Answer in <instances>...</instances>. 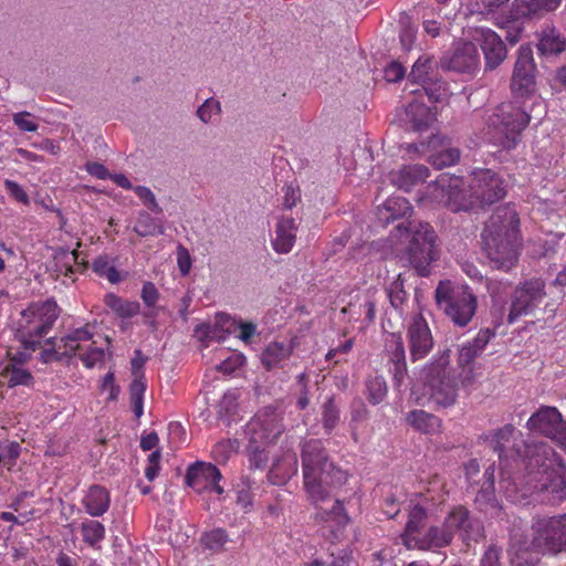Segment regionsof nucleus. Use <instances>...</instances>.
Segmentation results:
<instances>
[{"label": "nucleus", "mask_w": 566, "mask_h": 566, "mask_svg": "<svg viewBox=\"0 0 566 566\" xmlns=\"http://www.w3.org/2000/svg\"><path fill=\"white\" fill-rule=\"evenodd\" d=\"M301 459L304 488L317 509L316 521L321 525L319 531L332 542L339 541L349 517L339 500H335L331 506L325 504L331 490L342 486L347 481V472L329 461L323 442L318 439L304 441Z\"/></svg>", "instance_id": "nucleus-1"}, {"label": "nucleus", "mask_w": 566, "mask_h": 566, "mask_svg": "<svg viewBox=\"0 0 566 566\" xmlns=\"http://www.w3.org/2000/svg\"><path fill=\"white\" fill-rule=\"evenodd\" d=\"M482 241L493 268L506 271L515 265L521 237L520 219L513 206L505 205L496 208L485 224Z\"/></svg>", "instance_id": "nucleus-2"}, {"label": "nucleus", "mask_w": 566, "mask_h": 566, "mask_svg": "<svg viewBox=\"0 0 566 566\" xmlns=\"http://www.w3.org/2000/svg\"><path fill=\"white\" fill-rule=\"evenodd\" d=\"M389 242L394 253L419 275L429 274L428 268L437 258L436 233L429 223L417 220L400 223L390 233Z\"/></svg>", "instance_id": "nucleus-3"}, {"label": "nucleus", "mask_w": 566, "mask_h": 566, "mask_svg": "<svg viewBox=\"0 0 566 566\" xmlns=\"http://www.w3.org/2000/svg\"><path fill=\"white\" fill-rule=\"evenodd\" d=\"M284 431V411L279 407L266 406L251 418L244 428L251 468L265 469L268 467L269 452L266 448L276 443Z\"/></svg>", "instance_id": "nucleus-4"}, {"label": "nucleus", "mask_w": 566, "mask_h": 566, "mask_svg": "<svg viewBox=\"0 0 566 566\" xmlns=\"http://www.w3.org/2000/svg\"><path fill=\"white\" fill-rule=\"evenodd\" d=\"M459 533L463 541H479L483 536V525L470 516L463 506L454 507L444 518L441 526H431L415 542L409 543L408 549L429 551L448 546Z\"/></svg>", "instance_id": "nucleus-5"}, {"label": "nucleus", "mask_w": 566, "mask_h": 566, "mask_svg": "<svg viewBox=\"0 0 566 566\" xmlns=\"http://www.w3.org/2000/svg\"><path fill=\"white\" fill-rule=\"evenodd\" d=\"M418 379L424 389V397H416L418 405L424 400L434 402L439 407L452 406L457 399V381L450 367V350L434 355L418 373Z\"/></svg>", "instance_id": "nucleus-6"}, {"label": "nucleus", "mask_w": 566, "mask_h": 566, "mask_svg": "<svg viewBox=\"0 0 566 566\" xmlns=\"http://www.w3.org/2000/svg\"><path fill=\"white\" fill-rule=\"evenodd\" d=\"M531 116L513 103H502L485 119L481 138L505 150L514 149Z\"/></svg>", "instance_id": "nucleus-7"}, {"label": "nucleus", "mask_w": 566, "mask_h": 566, "mask_svg": "<svg viewBox=\"0 0 566 566\" xmlns=\"http://www.w3.org/2000/svg\"><path fill=\"white\" fill-rule=\"evenodd\" d=\"M59 315L60 308L53 300L31 303L12 323L15 338L24 349L35 350L42 338L52 329Z\"/></svg>", "instance_id": "nucleus-8"}, {"label": "nucleus", "mask_w": 566, "mask_h": 566, "mask_svg": "<svg viewBox=\"0 0 566 566\" xmlns=\"http://www.w3.org/2000/svg\"><path fill=\"white\" fill-rule=\"evenodd\" d=\"M438 307L458 327H465L476 313L478 298L464 284L440 282L434 292Z\"/></svg>", "instance_id": "nucleus-9"}, {"label": "nucleus", "mask_w": 566, "mask_h": 566, "mask_svg": "<svg viewBox=\"0 0 566 566\" xmlns=\"http://www.w3.org/2000/svg\"><path fill=\"white\" fill-rule=\"evenodd\" d=\"M532 546L552 555L566 552V513L537 516L532 523Z\"/></svg>", "instance_id": "nucleus-10"}, {"label": "nucleus", "mask_w": 566, "mask_h": 566, "mask_svg": "<svg viewBox=\"0 0 566 566\" xmlns=\"http://www.w3.org/2000/svg\"><path fill=\"white\" fill-rule=\"evenodd\" d=\"M545 296V283L541 279L520 283L512 294L507 322L513 324L521 316L531 314Z\"/></svg>", "instance_id": "nucleus-11"}, {"label": "nucleus", "mask_w": 566, "mask_h": 566, "mask_svg": "<svg viewBox=\"0 0 566 566\" xmlns=\"http://www.w3.org/2000/svg\"><path fill=\"white\" fill-rule=\"evenodd\" d=\"M511 90L515 97H527L535 91L533 51L527 45H521L517 50V60L513 70Z\"/></svg>", "instance_id": "nucleus-12"}, {"label": "nucleus", "mask_w": 566, "mask_h": 566, "mask_svg": "<svg viewBox=\"0 0 566 566\" xmlns=\"http://www.w3.org/2000/svg\"><path fill=\"white\" fill-rule=\"evenodd\" d=\"M471 196L482 205H492L505 196V186L491 169H476L470 180Z\"/></svg>", "instance_id": "nucleus-13"}, {"label": "nucleus", "mask_w": 566, "mask_h": 566, "mask_svg": "<svg viewBox=\"0 0 566 566\" xmlns=\"http://www.w3.org/2000/svg\"><path fill=\"white\" fill-rule=\"evenodd\" d=\"M531 431L548 437L559 444L566 439V423L555 407H541L526 422Z\"/></svg>", "instance_id": "nucleus-14"}, {"label": "nucleus", "mask_w": 566, "mask_h": 566, "mask_svg": "<svg viewBox=\"0 0 566 566\" xmlns=\"http://www.w3.org/2000/svg\"><path fill=\"white\" fill-rule=\"evenodd\" d=\"M409 357L411 361L426 358L433 348L434 340L431 329L421 314L412 317L407 328Z\"/></svg>", "instance_id": "nucleus-15"}, {"label": "nucleus", "mask_w": 566, "mask_h": 566, "mask_svg": "<svg viewBox=\"0 0 566 566\" xmlns=\"http://www.w3.org/2000/svg\"><path fill=\"white\" fill-rule=\"evenodd\" d=\"M221 479L220 470L216 465L205 462L190 465L185 478L187 485L196 492L213 491L219 495L224 492L220 485Z\"/></svg>", "instance_id": "nucleus-16"}, {"label": "nucleus", "mask_w": 566, "mask_h": 566, "mask_svg": "<svg viewBox=\"0 0 566 566\" xmlns=\"http://www.w3.org/2000/svg\"><path fill=\"white\" fill-rule=\"evenodd\" d=\"M385 353L394 384L401 386L408 375V367L405 344L399 333H388L386 335Z\"/></svg>", "instance_id": "nucleus-17"}, {"label": "nucleus", "mask_w": 566, "mask_h": 566, "mask_svg": "<svg viewBox=\"0 0 566 566\" xmlns=\"http://www.w3.org/2000/svg\"><path fill=\"white\" fill-rule=\"evenodd\" d=\"M495 336L490 328L481 329L472 340L463 343L459 348L458 364L463 368L462 384H471L474 379L471 363L482 354L489 342Z\"/></svg>", "instance_id": "nucleus-18"}, {"label": "nucleus", "mask_w": 566, "mask_h": 566, "mask_svg": "<svg viewBox=\"0 0 566 566\" xmlns=\"http://www.w3.org/2000/svg\"><path fill=\"white\" fill-rule=\"evenodd\" d=\"M474 40L480 44L485 60V70L499 67L505 60L507 50L503 40L489 28H478Z\"/></svg>", "instance_id": "nucleus-19"}, {"label": "nucleus", "mask_w": 566, "mask_h": 566, "mask_svg": "<svg viewBox=\"0 0 566 566\" xmlns=\"http://www.w3.org/2000/svg\"><path fill=\"white\" fill-rule=\"evenodd\" d=\"M538 485L535 488L549 495V500L560 503L566 500V469L543 464L538 472Z\"/></svg>", "instance_id": "nucleus-20"}, {"label": "nucleus", "mask_w": 566, "mask_h": 566, "mask_svg": "<svg viewBox=\"0 0 566 566\" xmlns=\"http://www.w3.org/2000/svg\"><path fill=\"white\" fill-rule=\"evenodd\" d=\"M296 233L295 219L290 216L280 217L274 228V235L271 239L273 250L280 254L289 253L295 244Z\"/></svg>", "instance_id": "nucleus-21"}, {"label": "nucleus", "mask_w": 566, "mask_h": 566, "mask_svg": "<svg viewBox=\"0 0 566 566\" xmlns=\"http://www.w3.org/2000/svg\"><path fill=\"white\" fill-rule=\"evenodd\" d=\"M434 118L436 115L430 107L422 102L412 101L407 105L402 120L407 129L423 132L429 128Z\"/></svg>", "instance_id": "nucleus-22"}, {"label": "nucleus", "mask_w": 566, "mask_h": 566, "mask_svg": "<svg viewBox=\"0 0 566 566\" xmlns=\"http://www.w3.org/2000/svg\"><path fill=\"white\" fill-rule=\"evenodd\" d=\"M216 326L222 328L228 334H237V337L245 345L258 334L256 325L252 322H244L240 317L220 313L216 317Z\"/></svg>", "instance_id": "nucleus-23"}, {"label": "nucleus", "mask_w": 566, "mask_h": 566, "mask_svg": "<svg viewBox=\"0 0 566 566\" xmlns=\"http://www.w3.org/2000/svg\"><path fill=\"white\" fill-rule=\"evenodd\" d=\"M429 176V169L423 165H408L390 172L391 182L399 189L409 191L415 186L422 184Z\"/></svg>", "instance_id": "nucleus-24"}, {"label": "nucleus", "mask_w": 566, "mask_h": 566, "mask_svg": "<svg viewBox=\"0 0 566 566\" xmlns=\"http://www.w3.org/2000/svg\"><path fill=\"white\" fill-rule=\"evenodd\" d=\"M480 65V57L472 43L463 44L451 55L448 67L459 73H474Z\"/></svg>", "instance_id": "nucleus-25"}, {"label": "nucleus", "mask_w": 566, "mask_h": 566, "mask_svg": "<svg viewBox=\"0 0 566 566\" xmlns=\"http://www.w3.org/2000/svg\"><path fill=\"white\" fill-rule=\"evenodd\" d=\"M82 504L88 515L103 516L111 505L109 492L104 486L92 485L85 493Z\"/></svg>", "instance_id": "nucleus-26"}, {"label": "nucleus", "mask_w": 566, "mask_h": 566, "mask_svg": "<svg viewBox=\"0 0 566 566\" xmlns=\"http://www.w3.org/2000/svg\"><path fill=\"white\" fill-rule=\"evenodd\" d=\"M293 348L290 344L272 342L261 354V361L268 369L283 368L290 358Z\"/></svg>", "instance_id": "nucleus-27"}, {"label": "nucleus", "mask_w": 566, "mask_h": 566, "mask_svg": "<svg viewBox=\"0 0 566 566\" xmlns=\"http://www.w3.org/2000/svg\"><path fill=\"white\" fill-rule=\"evenodd\" d=\"M562 0H521L515 1L516 13L520 17L535 19L556 10Z\"/></svg>", "instance_id": "nucleus-28"}, {"label": "nucleus", "mask_w": 566, "mask_h": 566, "mask_svg": "<svg viewBox=\"0 0 566 566\" xmlns=\"http://www.w3.org/2000/svg\"><path fill=\"white\" fill-rule=\"evenodd\" d=\"M411 205L402 197H390L377 209V219L382 224L407 216L411 211Z\"/></svg>", "instance_id": "nucleus-29"}, {"label": "nucleus", "mask_w": 566, "mask_h": 566, "mask_svg": "<svg viewBox=\"0 0 566 566\" xmlns=\"http://www.w3.org/2000/svg\"><path fill=\"white\" fill-rule=\"evenodd\" d=\"M33 377L29 370L12 361L0 363V385H6L10 388L30 386Z\"/></svg>", "instance_id": "nucleus-30"}, {"label": "nucleus", "mask_w": 566, "mask_h": 566, "mask_svg": "<svg viewBox=\"0 0 566 566\" xmlns=\"http://www.w3.org/2000/svg\"><path fill=\"white\" fill-rule=\"evenodd\" d=\"M133 231L142 237H156L165 233L164 221L153 217L148 211L140 210L137 213Z\"/></svg>", "instance_id": "nucleus-31"}, {"label": "nucleus", "mask_w": 566, "mask_h": 566, "mask_svg": "<svg viewBox=\"0 0 566 566\" xmlns=\"http://www.w3.org/2000/svg\"><path fill=\"white\" fill-rule=\"evenodd\" d=\"M514 432V426L505 424L496 431L485 436V441H488L490 447L497 453L500 460L507 457V452L513 448Z\"/></svg>", "instance_id": "nucleus-32"}, {"label": "nucleus", "mask_w": 566, "mask_h": 566, "mask_svg": "<svg viewBox=\"0 0 566 566\" xmlns=\"http://www.w3.org/2000/svg\"><path fill=\"white\" fill-rule=\"evenodd\" d=\"M537 48L544 55L559 54L566 49V38L562 36L554 27L546 25L541 32Z\"/></svg>", "instance_id": "nucleus-33"}, {"label": "nucleus", "mask_w": 566, "mask_h": 566, "mask_svg": "<svg viewBox=\"0 0 566 566\" xmlns=\"http://www.w3.org/2000/svg\"><path fill=\"white\" fill-rule=\"evenodd\" d=\"M406 419L415 430L424 434L438 433L441 428L440 419L424 410H412Z\"/></svg>", "instance_id": "nucleus-34"}, {"label": "nucleus", "mask_w": 566, "mask_h": 566, "mask_svg": "<svg viewBox=\"0 0 566 566\" xmlns=\"http://www.w3.org/2000/svg\"><path fill=\"white\" fill-rule=\"evenodd\" d=\"M426 518L427 510L422 505L416 504L411 507L405 533L401 536L402 544L407 548H409V543L411 544L415 542L416 538L420 535V528Z\"/></svg>", "instance_id": "nucleus-35"}, {"label": "nucleus", "mask_w": 566, "mask_h": 566, "mask_svg": "<svg viewBox=\"0 0 566 566\" xmlns=\"http://www.w3.org/2000/svg\"><path fill=\"white\" fill-rule=\"evenodd\" d=\"M94 335L93 327L85 325L75 328L61 337L60 343L63 345V354L74 355L77 350H82V343L88 342Z\"/></svg>", "instance_id": "nucleus-36"}, {"label": "nucleus", "mask_w": 566, "mask_h": 566, "mask_svg": "<svg viewBox=\"0 0 566 566\" xmlns=\"http://www.w3.org/2000/svg\"><path fill=\"white\" fill-rule=\"evenodd\" d=\"M105 305L122 318H130L140 311V305L136 301H128L117 296L114 293H107L104 297Z\"/></svg>", "instance_id": "nucleus-37"}, {"label": "nucleus", "mask_w": 566, "mask_h": 566, "mask_svg": "<svg viewBox=\"0 0 566 566\" xmlns=\"http://www.w3.org/2000/svg\"><path fill=\"white\" fill-rule=\"evenodd\" d=\"M433 66L434 61L432 57L427 55L420 56L412 65L409 80L415 84H419L420 86L428 83L433 77H436L433 74Z\"/></svg>", "instance_id": "nucleus-38"}, {"label": "nucleus", "mask_w": 566, "mask_h": 566, "mask_svg": "<svg viewBox=\"0 0 566 566\" xmlns=\"http://www.w3.org/2000/svg\"><path fill=\"white\" fill-rule=\"evenodd\" d=\"M92 270L98 276L106 279L112 284L120 282L122 277L114 266L111 258L106 254L98 255L92 262Z\"/></svg>", "instance_id": "nucleus-39"}, {"label": "nucleus", "mask_w": 566, "mask_h": 566, "mask_svg": "<svg viewBox=\"0 0 566 566\" xmlns=\"http://www.w3.org/2000/svg\"><path fill=\"white\" fill-rule=\"evenodd\" d=\"M228 541L229 536L223 528H213L205 532L200 538L201 545L213 553H221Z\"/></svg>", "instance_id": "nucleus-40"}, {"label": "nucleus", "mask_w": 566, "mask_h": 566, "mask_svg": "<svg viewBox=\"0 0 566 566\" xmlns=\"http://www.w3.org/2000/svg\"><path fill=\"white\" fill-rule=\"evenodd\" d=\"M81 533L86 544L95 546L104 539L105 526L98 521L85 520L81 524Z\"/></svg>", "instance_id": "nucleus-41"}, {"label": "nucleus", "mask_w": 566, "mask_h": 566, "mask_svg": "<svg viewBox=\"0 0 566 566\" xmlns=\"http://www.w3.org/2000/svg\"><path fill=\"white\" fill-rule=\"evenodd\" d=\"M322 423L325 432L329 434L338 424L340 412L333 397H328L322 406Z\"/></svg>", "instance_id": "nucleus-42"}, {"label": "nucleus", "mask_w": 566, "mask_h": 566, "mask_svg": "<svg viewBox=\"0 0 566 566\" xmlns=\"http://www.w3.org/2000/svg\"><path fill=\"white\" fill-rule=\"evenodd\" d=\"M240 442L238 439H228L217 442L211 450L212 457L219 463L227 462L230 457L239 451Z\"/></svg>", "instance_id": "nucleus-43"}, {"label": "nucleus", "mask_w": 566, "mask_h": 566, "mask_svg": "<svg viewBox=\"0 0 566 566\" xmlns=\"http://www.w3.org/2000/svg\"><path fill=\"white\" fill-rule=\"evenodd\" d=\"M221 112V103L214 97H209L197 108L196 115L201 123L210 124Z\"/></svg>", "instance_id": "nucleus-44"}, {"label": "nucleus", "mask_w": 566, "mask_h": 566, "mask_svg": "<svg viewBox=\"0 0 566 566\" xmlns=\"http://www.w3.org/2000/svg\"><path fill=\"white\" fill-rule=\"evenodd\" d=\"M387 296L391 306L395 310L400 311L403 303L407 301V292L403 289V279L401 274H398L396 280L388 286Z\"/></svg>", "instance_id": "nucleus-45"}, {"label": "nucleus", "mask_w": 566, "mask_h": 566, "mask_svg": "<svg viewBox=\"0 0 566 566\" xmlns=\"http://www.w3.org/2000/svg\"><path fill=\"white\" fill-rule=\"evenodd\" d=\"M367 398L370 403H380L387 395V384L380 376L370 378L367 384Z\"/></svg>", "instance_id": "nucleus-46"}, {"label": "nucleus", "mask_w": 566, "mask_h": 566, "mask_svg": "<svg viewBox=\"0 0 566 566\" xmlns=\"http://www.w3.org/2000/svg\"><path fill=\"white\" fill-rule=\"evenodd\" d=\"M460 159V150L455 147L442 149L430 156V163L438 169L452 166Z\"/></svg>", "instance_id": "nucleus-47"}, {"label": "nucleus", "mask_w": 566, "mask_h": 566, "mask_svg": "<svg viewBox=\"0 0 566 566\" xmlns=\"http://www.w3.org/2000/svg\"><path fill=\"white\" fill-rule=\"evenodd\" d=\"M421 90L432 103L443 102L448 96L446 83L433 77L428 83L421 85Z\"/></svg>", "instance_id": "nucleus-48"}, {"label": "nucleus", "mask_w": 566, "mask_h": 566, "mask_svg": "<svg viewBox=\"0 0 566 566\" xmlns=\"http://www.w3.org/2000/svg\"><path fill=\"white\" fill-rule=\"evenodd\" d=\"M20 452L21 446L15 441L0 443V464L8 468L13 467Z\"/></svg>", "instance_id": "nucleus-49"}, {"label": "nucleus", "mask_w": 566, "mask_h": 566, "mask_svg": "<svg viewBox=\"0 0 566 566\" xmlns=\"http://www.w3.org/2000/svg\"><path fill=\"white\" fill-rule=\"evenodd\" d=\"M133 191L140 199V201L153 212L159 214L163 212V208L159 206L153 190L145 186H135Z\"/></svg>", "instance_id": "nucleus-50"}, {"label": "nucleus", "mask_w": 566, "mask_h": 566, "mask_svg": "<svg viewBox=\"0 0 566 566\" xmlns=\"http://www.w3.org/2000/svg\"><path fill=\"white\" fill-rule=\"evenodd\" d=\"M245 363V356L241 353H231L224 358L218 366L217 369L226 375H231L238 370Z\"/></svg>", "instance_id": "nucleus-51"}, {"label": "nucleus", "mask_w": 566, "mask_h": 566, "mask_svg": "<svg viewBox=\"0 0 566 566\" xmlns=\"http://www.w3.org/2000/svg\"><path fill=\"white\" fill-rule=\"evenodd\" d=\"M14 125L22 132H36L39 124L33 119V116L29 112H19L12 115Z\"/></svg>", "instance_id": "nucleus-52"}, {"label": "nucleus", "mask_w": 566, "mask_h": 566, "mask_svg": "<svg viewBox=\"0 0 566 566\" xmlns=\"http://www.w3.org/2000/svg\"><path fill=\"white\" fill-rule=\"evenodd\" d=\"M105 358V352L101 347H93L90 345L87 349L80 354V359L87 368H93L95 365L102 363Z\"/></svg>", "instance_id": "nucleus-53"}, {"label": "nucleus", "mask_w": 566, "mask_h": 566, "mask_svg": "<svg viewBox=\"0 0 566 566\" xmlns=\"http://www.w3.org/2000/svg\"><path fill=\"white\" fill-rule=\"evenodd\" d=\"M54 338H49L46 340L48 345H53L51 348H45L40 353V359L42 363L48 364L51 361L60 360L63 356H70L69 354H63V345L59 342V344H53Z\"/></svg>", "instance_id": "nucleus-54"}, {"label": "nucleus", "mask_w": 566, "mask_h": 566, "mask_svg": "<svg viewBox=\"0 0 566 566\" xmlns=\"http://www.w3.org/2000/svg\"><path fill=\"white\" fill-rule=\"evenodd\" d=\"M484 478L486 479L488 486H485L476 496V502H481L482 500L492 501V507H495V501L493 496V484H494V467L490 465L485 472Z\"/></svg>", "instance_id": "nucleus-55"}, {"label": "nucleus", "mask_w": 566, "mask_h": 566, "mask_svg": "<svg viewBox=\"0 0 566 566\" xmlns=\"http://www.w3.org/2000/svg\"><path fill=\"white\" fill-rule=\"evenodd\" d=\"M4 188L10 197H12L14 200H17L20 203L29 205L30 198L28 193L24 191V189L15 181L6 179L4 180Z\"/></svg>", "instance_id": "nucleus-56"}, {"label": "nucleus", "mask_w": 566, "mask_h": 566, "mask_svg": "<svg viewBox=\"0 0 566 566\" xmlns=\"http://www.w3.org/2000/svg\"><path fill=\"white\" fill-rule=\"evenodd\" d=\"M140 297L147 307H154L159 300V292L153 282H145L142 287Z\"/></svg>", "instance_id": "nucleus-57"}, {"label": "nucleus", "mask_w": 566, "mask_h": 566, "mask_svg": "<svg viewBox=\"0 0 566 566\" xmlns=\"http://www.w3.org/2000/svg\"><path fill=\"white\" fill-rule=\"evenodd\" d=\"M406 69L398 62L389 63L384 70V76L387 82L396 83L403 78Z\"/></svg>", "instance_id": "nucleus-58"}, {"label": "nucleus", "mask_w": 566, "mask_h": 566, "mask_svg": "<svg viewBox=\"0 0 566 566\" xmlns=\"http://www.w3.org/2000/svg\"><path fill=\"white\" fill-rule=\"evenodd\" d=\"M160 457H161V454L158 450H156L149 454L148 460H147V465L145 468V476L147 478L148 481H153L159 474Z\"/></svg>", "instance_id": "nucleus-59"}, {"label": "nucleus", "mask_w": 566, "mask_h": 566, "mask_svg": "<svg viewBox=\"0 0 566 566\" xmlns=\"http://www.w3.org/2000/svg\"><path fill=\"white\" fill-rule=\"evenodd\" d=\"M177 264L184 276L189 274L192 262L189 251L182 245H179L177 249Z\"/></svg>", "instance_id": "nucleus-60"}, {"label": "nucleus", "mask_w": 566, "mask_h": 566, "mask_svg": "<svg viewBox=\"0 0 566 566\" xmlns=\"http://www.w3.org/2000/svg\"><path fill=\"white\" fill-rule=\"evenodd\" d=\"M283 192V207L285 209H292L301 199L300 190L291 185L284 186Z\"/></svg>", "instance_id": "nucleus-61"}, {"label": "nucleus", "mask_w": 566, "mask_h": 566, "mask_svg": "<svg viewBox=\"0 0 566 566\" xmlns=\"http://www.w3.org/2000/svg\"><path fill=\"white\" fill-rule=\"evenodd\" d=\"M85 169L93 177L102 180L109 179L111 172L104 165L99 163H86Z\"/></svg>", "instance_id": "nucleus-62"}, {"label": "nucleus", "mask_w": 566, "mask_h": 566, "mask_svg": "<svg viewBox=\"0 0 566 566\" xmlns=\"http://www.w3.org/2000/svg\"><path fill=\"white\" fill-rule=\"evenodd\" d=\"M237 396L234 392H227L220 401V412L231 413L235 408Z\"/></svg>", "instance_id": "nucleus-63"}, {"label": "nucleus", "mask_w": 566, "mask_h": 566, "mask_svg": "<svg viewBox=\"0 0 566 566\" xmlns=\"http://www.w3.org/2000/svg\"><path fill=\"white\" fill-rule=\"evenodd\" d=\"M158 442H159V438H158L157 433L150 432V433L142 437L140 448L145 451H150L154 448H156Z\"/></svg>", "instance_id": "nucleus-64"}]
</instances>
